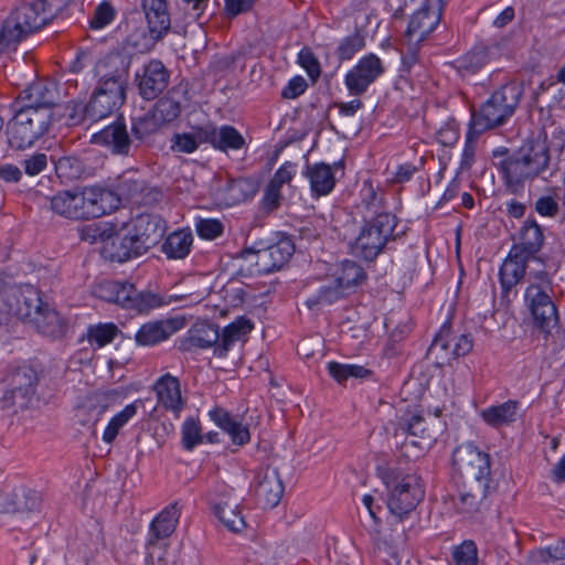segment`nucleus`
Returning a JSON list of instances; mask_svg holds the SVG:
<instances>
[{
  "label": "nucleus",
  "mask_w": 565,
  "mask_h": 565,
  "mask_svg": "<svg viewBox=\"0 0 565 565\" xmlns=\"http://www.w3.org/2000/svg\"><path fill=\"white\" fill-rule=\"evenodd\" d=\"M220 340V328L217 324L206 320L195 322L189 330L186 339L182 342V350L190 351L193 348H215Z\"/></svg>",
  "instance_id": "obj_29"
},
{
  "label": "nucleus",
  "mask_w": 565,
  "mask_h": 565,
  "mask_svg": "<svg viewBox=\"0 0 565 565\" xmlns=\"http://www.w3.org/2000/svg\"><path fill=\"white\" fill-rule=\"evenodd\" d=\"M226 190L232 193L234 202L245 201L256 192L254 183L247 178L230 179Z\"/></svg>",
  "instance_id": "obj_59"
},
{
  "label": "nucleus",
  "mask_w": 565,
  "mask_h": 565,
  "mask_svg": "<svg viewBox=\"0 0 565 565\" xmlns=\"http://www.w3.org/2000/svg\"><path fill=\"white\" fill-rule=\"evenodd\" d=\"M126 225L145 254L162 239L167 230L166 221L160 215L147 213L138 215Z\"/></svg>",
  "instance_id": "obj_20"
},
{
  "label": "nucleus",
  "mask_w": 565,
  "mask_h": 565,
  "mask_svg": "<svg viewBox=\"0 0 565 565\" xmlns=\"http://www.w3.org/2000/svg\"><path fill=\"white\" fill-rule=\"evenodd\" d=\"M376 472L388 489L387 507L391 513L402 521L425 497L420 477L409 472L401 461L377 465Z\"/></svg>",
  "instance_id": "obj_3"
},
{
  "label": "nucleus",
  "mask_w": 565,
  "mask_h": 565,
  "mask_svg": "<svg viewBox=\"0 0 565 565\" xmlns=\"http://www.w3.org/2000/svg\"><path fill=\"white\" fill-rule=\"evenodd\" d=\"M118 332V327L113 322L99 323L88 328L87 338L90 343H96L99 348H102L111 343Z\"/></svg>",
  "instance_id": "obj_55"
},
{
  "label": "nucleus",
  "mask_w": 565,
  "mask_h": 565,
  "mask_svg": "<svg viewBox=\"0 0 565 565\" xmlns=\"http://www.w3.org/2000/svg\"><path fill=\"white\" fill-rule=\"evenodd\" d=\"M161 126L175 121L182 111L181 103L170 95L160 97L150 109Z\"/></svg>",
  "instance_id": "obj_44"
},
{
  "label": "nucleus",
  "mask_w": 565,
  "mask_h": 565,
  "mask_svg": "<svg viewBox=\"0 0 565 565\" xmlns=\"http://www.w3.org/2000/svg\"><path fill=\"white\" fill-rule=\"evenodd\" d=\"M90 142L106 148L114 156L120 157L131 156L134 146V139L127 130V125L121 114L110 125L95 132L90 138Z\"/></svg>",
  "instance_id": "obj_17"
},
{
  "label": "nucleus",
  "mask_w": 565,
  "mask_h": 565,
  "mask_svg": "<svg viewBox=\"0 0 565 565\" xmlns=\"http://www.w3.org/2000/svg\"><path fill=\"white\" fill-rule=\"evenodd\" d=\"M531 260L527 256L510 248L499 269V281L503 298L509 297L512 289L524 279Z\"/></svg>",
  "instance_id": "obj_25"
},
{
  "label": "nucleus",
  "mask_w": 565,
  "mask_h": 565,
  "mask_svg": "<svg viewBox=\"0 0 565 565\" xmlns=\"http://www.w3.org/2000/svg\"><path fill=\"white\" fill-rule=\"evenodd\" d=\"M455 565H478V547L475 541L465 540L452 548Z\"/></svg>",
  "instance_id": "obj_57"
},
{
  "label": "nucleus",
  "mask_w": 565,
  "mask_h": 565,
  "mask_svg": "<svg viewBox=\"0 0 565 565\" xmlns=\"http://www.w3.org/2000/svg\"><path fill=\"white\" fill-rule=\"evenodd\" d=\"M360 209H363L362 216H372L380 213H387L385 211V199L377 192V189L373 185L371 180H365L363 182Z\"/></svg>",
  "instance_id": "obj_41"
},
{
  "label": "nucleus",
  "mask_w": 565,
  "mask_h": 565,
  "mask_svg": "<svg viewBox=\"0 0 565 565\" xmlns=\"http://www.w3.org/2000/svg\"><path fill=\"white\" fill-rule=\"evenodd\" d=\"M416 41H406V47L402 52V72L411 74L412 68L417 64H420V45Z\"/></svg>",
  "instance_id": "obj_63"
},
{
  "label": "nucleus",
  "mask_w": 565,
  "mask_h": 565,
  "mask_svg": "<svg viewBox=\"0 0 565 565\" xmlns=\"http://www.w3.org/2000/svg\"><path fill=\"white\" fill-rule=\"evenodd\" d=\"M98 200L99 212H102V216L116 211L121 204V199L118 192H114L109 189L102 186H98ZM95 209L96 211L98 210V207Z\"/></svg>",
  "instance_id": "obj_64"
},
{
  "label": "nucleus",
  "mask_w": 565,
  "mask_h": 565,
  "mask_svg": "<svg viewBox=\"0 0 565 565\" xmlns=\"http://www.w3.org/2000/svg\"><path fill=\"white\" fill-rule=\"evenodd\" d=\"M306 175L310 181L312 194L317 198L328 195L335 185V175L328 163L308 166Z\"/></svg>",
  "instance_id": "obj_35"
},
{
  "label": "nucleus",
  "mask_w": 565,
  "mask_h": 565,
  "mask_svg": "<svg viewBox=\"0 0 565 565\" xmlns=\"http://www.w3.org/2000/svg\"><path fill=\"white\" fill-rule=\"evenodd\" d=\"M342 298H344L343 289L334 280L331 285L321 286L316 295L306 299L305 305L313 310L321 306H330Z\"/></svg>",
  "instance_id": "obj_50"
},
{
  "label": "nucleus",
  "mask_w": 565,
  "mask_h": 565,
  "mask_svg": "<svg viewBox=\"0 0 565 565\" xmlns=\"http://www.w3.org/2000/svg\"><path fill=\"white\" fill-rule=\"evenodd\" d=\"M102 256L113 263H126L145 254L126 224L103 241Z\"/></svg>",
  "instance_id": "obj_15"
},
{
  "label": "nucleus",
  "mask_w": 565,
  "mask_h": 565,
  "mask_svg": "<svg viewBox=\"0 0 565 565\" xmlns=\"http://www.w3.org/2000/svg\"><path fill=\"white\" fill-rule=\"evenodd\" d=\"M391 425L393 426V434L396 437L414 436L425 443L437 439V429L429 426L419 413L408 408L402 415L397 416L395 420L391 422Z\"/></svg>",
  "instance_id": "obj_24"
},
{
  "label": "nucleus",
  "mask_w": 565,
  "mask_h": 565,
  "mask_svg": "<svg viewBox=\"0 0 565 565\" xmlns=\"http://www.w3.org/2000/svg\"><path fill=\"white\" fill-rule=\"evenodd\" d=\"M170 73L160 60H151L137 74L138 90L146 100L156 99L168 86Z\"/></svg>",
  "instance_id": "obj_22"
},
{
  "label": "nucleus",
  "mask_w": 565,
  "mask_h": 565,
  "mask_svg": "<svg viewBox=\"0 0 565 565\" xmlns=\"http://www.w3.org/2000/svg\"><path fill=\"white\" fill-rule=\"evenodd\" d=\"M98 298L116 303L136 315H148L150 311L170 303L164 296L151 290H138L129 281L106 280L95 290Z\"/></svg>",
  "instance_id": "obj_6"
},
{
  "label": "nucleus",
  "mask_w": 565,
  "mask_h": 565,
  "mask_svg": "<svg viewBox=\"0 0 565 565\" xmlns=\"http://www.w3.org/2000/svg\"><path fill=\"white\" fill-rule=\"evenodd\" d=\"M253 329L254 323L245 316L235 319L232 323L226 326L222 332H220V340L215 348V355L218 358L226 356L233 345L236 342L244 340Z\"/></svg>",
  "instance_id": "obj_30"
},
{
  "label": "nucleus",
  "mask_w": 565,
  "mask_h": 565,
  "mask_svg": "<svg viewBox=\"0 0 565 565\" xmlns=\"http://www.w3.org/2000/svg\"><path fill=\"white\" fill-rule=\"evenodd\" d=\"M39 333L51 339H62L68 331V321L44 302L31 322Z\"/></svg>",
  "instance_id": "obj_27"
},
{
  "label": "nucleus",
  "mask_w": 565,
  "mask_h": 565,
  "mask_svg": "<svg viewBox=\"0 0 565 565\" xmlns=\"http://www.w3.org/2000/svg\"><path fill=\"white\" fill-rule=\"evenodd\" d=\"M440 20V8L434 9L426 4L423 6L411 15L407 28L404 32L405 41L424 43L438 28Z\"/></svg>",
  "instance_id": "obj_23"
},
{
  "label": "nucleus",
  "mask_w": 565,
  "mask_h": 565,
  "mask_svg": "<svg viewBox=\"0 0 565 565\" xmlns=\"http://www.w3.org/2000/svg\"><path fill=\"white\" fill-rule=\"evenodd\" d=\"M175 331L170 320H156L143 323L135 335L140 347H153L169 339Z\"/></svg>",
  "instance_id": "obj_32"
},
{
  "label": "nucleus",
  "mask_w": 565,
  "mask_h": 565,
  "mask_svg": "<svg viewBox=\"0 0 565 565\" xmlns=\"http://www.w3.org/2000/svg\"><path fill=\"white\" fill-rule=\"evenodd\" d=\"M451 329L452 321L448 319L438 333L435 335L430 347L427 350V358L434 359L437 365H444L446 362L449 363L451 360H456L460 356H466L469 354L473 348V339L470 333L460 334L454 344L451 351L450 340H451Z\"/></svg>",
  "instance_id": "obj_12"
},
{
  "label": "nucleus",
  "mask_w": 565,
  "mask_h": 565,
  "mask_svg": "<svg viewBox=\"0 0 565 565\" xmlns=\"http://www.w3.org/2000/svg\"><path fill=\"white\" fill-rule=\"evenodd\" d=\"M365 46V32L362 29H355L353 34L342 39L335 50V55L340 62L349 61Z\"/></svg>",
  "instance_id": "obj_51"
},
{
  "label": "nucleus",
  "mask_w": 565,
  "mask_h": 565,
  "mask_svg": "<svg viewBox=\"0 0 565 565\" xmlns=\"http://www.w3.org/2000/svg\"><path fill=\"white\" fill-rule=\"evenodd\" d=\"M532 279L525 289L524 301L534 327L547 340L559 322L557 307L552 299L553 281L545 270L534 273Z\"/></svg>",
  "instance_id": "obj_5"
},
{
  "label": "nucleus",
  "mask_w": 565,
  "mask_h": 565,
  "mask_svg": "<svg viewBox=\"0 0 565 565\" xmlns=\"http://www.w3.org/2000/svg\"><path fill=\"white\" fill-rule=\"evenodd\" d=\"M504 190L511 195H522L525 183L540 177L550 166L551 151L544 140L527 139L516 150L499 147L492 151Z\"/></svg>",
  "instance_id": "obj_1"
},
{
  "label": "nucleus",
  "mask_w": 565,
  "mask_h": 565,
  "mask_svg": "<svg viewBox=\"0 0 565 565\" xmlns=\"http://www.w3.org/2000/svg\"><path fill=\"white\" fill-rule=\"evenodd\" d=\"M161 127L150 109L142 116L132 117L131 119V135L141 142L156 134Z\"/></svg>",
  "instance_id": "obj_53"
},
{
  "label": "nucleus",
  "mask_w": 565,
  "mask_h": 565,
  "mask_svg": "<svg viewBox=\"0 0 565 565\" xmlns=\"http://www.w3.org/2000/svg\"><path fill=\"white\" fill-rule=\"evenodd\" d=\"M73 191H60L50 199V209L64 217L72 220Z\"/></svg>",
  "instance_id": "obj_61"
},
{
  "label": "nucleus",
  "mask_w": 565,
  "mask_h": 565,
  "mask_svg": "<svg viewBox=\"0 0 565 565\" xmlns=\"http://www.w3.org/2000/svg\"><path fill=\"white\" fill-rule=\"evenodd\" d=\"M565 559V540H557L545 547H539L530 552L532 564H550Z\"/></svg>",
  "instance_id": "obj_52"
},
{
  "label": "nucleus",
  "mask_w": 565,
  "mask_h": 565,
  "mask_svg": "<svg viewBox=\"0 0 565 565\" xmlns=\"http://www.w3.org/2000/svg\"><path fill=\"white\" fill-rule=\"evenodd\" d=\"M182 446L185 450H193L194 447L202 444L203 435L198 419L186 418L182 424Z\"/></svg>",
  "instance_id": "obj_58"
},
{
  "label": "nucleus",
  "mask_w": 565,
  "mask_h": 565,
  "mask_svg": "<svg viewBox=\"0 0 565 565\" xmlns=\"http://www.w3.org/2000/svg\"><path fill=\"white\" fill-rule=\"evenodd\" d=\"M362 502L367 510V516L362 521L364 529L367 531L371 541L377 544L381 540L382 521L377 516V511L381 507H374V498L371 494H364Z\"/></svg>",
  "instance_id": "obj_54"
},
{
  "label": "nucleus",
  "mask_w": 565,
  "mask_h": 565,
  "mask_svg": "<svg viewBox=\"0 0 565 565\" xmlns=\"http://www.w3.org/2000/svg\"><path fill=\"white\" fill-rule=\"evenodd\" d=\"M95 76L103 79H128L129 62L118 53H110L95 64Z\"/></svg>",
  "instance_id": "obj_36"
},
{
  "label": "nucleus",
  "mask_w": 565,
  "mask_h": 565,
  "mask_svg": "<svg viewBox=\"0 0 565 565\" xmlns=\"http://www.w3.org/2000/svg\"><path fill=\"white\" fill-rule=\"evenodd\" d=\"M559 200V189L548 186L535 201L534 210L542 217L555 218L561 213Z\"/></svg>",
  "instance_id": "obj_49"
},
{
  "label": "nucleus",
  "mask_w": 565,
  "mask_h": 565,
  "mask_svg": "<svg viewBox=\"0 0 565 565\" xmlns=\"http://www.w3.org/2000/svg\"><path fill=\"white\" fill-rule=\"evenodd\" d=\"M57 85L51 81H35L23 89L17 98L15 106L36 115L44 114L53 122V108L58 105Z\"/></svg>",
  "instance_id": "obj_11"
},
{
  "label": "nucleus",
  "mask_w": 565,
  "mask_h": 565,
  "mask_svg": "<svg viewBox=\"0 0 565 565\" xmlns=\"http://www.w3.org/2000/svg\"><path fill=\"white\" fill-rule=\"evenodd\" d=\"M522 96L521 84L507 83L495 89L479 108L471 107L469 122L479 131L501 127L514 115Z\"/></svg>",
  "instance_id": "obj_4"
},
{
  "label": "nucleus",
  "mask_w": 565,
  "mask_h": 565,
  "mask_svg": "<svg viewBox=\"0 0 565 565\" xmlns=\"http://www.w3.org/2000/svg\"><path fill=\"white\" fill-rule=\"evenodd\" d=\"M44 301L41 291L31 285H25L7 292L4 305L10 316L21 321L32 322Z\"/></svg>",
  "instance_id": "obj_16"
},
{
  "label": "nucleus",
  "mask_w": 565,
  "mask_h": 565,
  "mask_svg": "<svg viewBox=\"0 0 565 565\" xmlns=\"http://www.w3.org/2000/svg\"><path fill=\"white\" fill-rule=\"evenodd\" d=\"M254 491L264 508H275L284 494V483L277 468L267 466L260 468L254 478Z\"/></svg>",
  "instance_id": "obj_21"
},
{
  "label": "nucleus",
  "mask_w": 565,
  "mask_h": 565,
  "mask_svg": "<svg viewBox=\"0 0 565 565\" xmlns=\"http://www.w3.org/2000/svg\"><path fill=\"white\" fill-rule=\"evenodd\" d=\"M457 483L459 493L454 504L458 513L471 516L489 509L488 497L495 491V482L457 481Z\"/></svg>",
  "instance_id": "obj_13"
},
{
  "label": "nucleus",
  "mask_w": 565,
  "mask_h": 565,
  "mask_svg": "<svg viewBox=\"0 0 565 565\" xmlns=\"http://www.w3.org/2000/svg\"><path fill=\"white\" fill-rule=\"evenodd\" d=\"M214 515L233 533H242L247 523L242 515L241 505L236 500H220L212 505Z\"/></svg>",
  "instance_id": "obj_31"
},
{
  "label": "nucleus",
  "mask_w": 565,
  "mask_h": 565,
  "mask_svg": "<svg viewBox=\"0 0 565 565\" xmlns=\"http://www.w3.org/2000/svg\"><path fill=\"white\" fill-rule=\"evenodd\" d=\"M152 390L156 393L158 405L178 418L185 405L179 379L169 373L163 374L154 382Z\"/></svg>",
  "instance_id": "obj_26"
},
{
  "label": "nucleus",
  "mask_w": 565,
  "mask_h": 565,
  "mask_svg": "<svg viewBox=\"0 0 565 565\" xmlns=\"http://www.w3.org/2000/svg\"><path fill=\"white\" fill-rule=\"evenodd\" d=\"M195 228L201 238L209 241L220 237L224 232L223 223L216 218L199 220Z\"/></svg>",
  "instance_id": "obj_62"
},
{
  "label": "nucleus",
  "mask_w": 565,
  "mask_h": 565,
  "mask_svg": "<svg viewBox=\"0 0 565 565\" xmlns=\"http://www.w3.org/2000/svg\"><path fill=\"white\" fill-rule=\"evenodd\" d=\"M489 60L486 46H475L457 60L458 71L463 74H476L489 63Z\"/></svg>",
  "instance_id": "obj_45"
},
{
  "label": "nucleus",
  "mask_w": 565,
  "mask_h": 565,
  "mask_svg": "<svg viewBox=\"0 0 565 565\" xmlns=\"http://www.w3.org/2000/svg\"><path fill=\"white\" fill-rule=\"evenodd\" d=\"M125 102L126 99L95 88L90 95L87 111L93 116V122H97L118 111Z\"/></svg>",
  "instance_id": "obj_34"
},
{
  "label": "nucleus",
  "mask_w": 565,
  "mask_h": 565,
  "mask_svg": "<svg viewBox=\"0 0 565 565\" xmlns=\"http://www.w3.org/2000/svg\"><path fill=\"white\" fill-rule=\"evenodd\" d=\"M54 169L57 178L63 183L78 180L85 172L84 162L76 156L61 157L54 161Z\"/></svg>",
  "instance_id": "obj_43"
},
{
  "label": "nucleus",
  "mask_w": 565,
  "mask_h": 565,
  "mask_svg": "<svg viewBox=\"0 0 565 565\" xmlns=\"http://www.w3.org/2000/svg\"><path fill=\"white\" fill-rule=\"evenodd\" d=\"M40 4L38 0L24 3L12 11L3 21L0 28V36L3 38L8 47L49 24Z\"/></svg>",
  "instance_id": "obj_8"
},
{
  "label": "nucleus",
  "mask_w": 565,
  "mask_h": 565,
  "mask_svg": "<svg viewBox=\"0 0 565 565\" xmlns=\"http://www.w3.org/2000/svg\"><path fill=\"white\" fill-rule=\"evenodd\" d=\"M384 72L381 58L374 53H369L345 74L344 84L350 95L361 96Z\"/></svg>",
  "instance_id": "obj_14"
},
{
  "label": "nucleus",
  "mask_w": 565,
  "mask_h": 565,
  "mask_svg": "<svg viewBox=\"0 0 565 565\" xmlns=\"http://www.w3.org/2000/svg\"><path fill=\"white\" fill-rule=\"evenodd\" d=\"M117 10L108 0L102 1L95 8L93 15L89 20V28L92 30H102L109 25L116 18Z\"/></svg>",
  "instance_id": "obj_56"
},
{
  "label": "nucleus",
  "mask_w": 565,
  "mask_h": 565,
  "mask_svg": "<svg viewBox=\"0 0 565 565\" xmlns=\"http://www.w3.org/2000/svg\"><path fill=\"white\" fill-rule=\"evenodd\" d=\"M146 181L135 174L125 172L118 178L117 192L122 200L140 203L141 194L146 190Z\"/></svg>",
  "instance_id": "obj_42"
},
{
  "label": "nucleus",
  "mask_w": 565,
  "mask_h": 565,
  "mask_svg": "<svg viewBox=\"0 0 565 565\" xmlns=\"http://www.w3.org/2000/svg\"><path fill=\"white\" fill-rule=\"evenodd\" d=\"M141 7L148 23L149 32L157 39H163L171 28V19L167 0H141Z\"/></svg>",
  "instance_id": "obj_28"
},
{
  "label": "nucleus",
  "mask_w": 565,
  "mask_h": 565,
  "mask_svg": "<svg viewBox=\"0 0 565 565\" xmlns=\"http://www.w3.org/2000/svg\"><path fill=\"white\" fill-rule=\"evenodd\" d=\"M45 116L17 106L14 116L9 120L6 129L10 148L24 150L47 134L52 122L47 121Z\"/></svg>",
  "instance_id": "obj_7"
},
{
  "label": "nucleus",
  "mask_w": 565,
  "mask_h": 565,
  "mask_svg": "<svg viewBox=\"0 0 565 565\" xmlns=\"http://www.w3.org/2000/svg\"><path fill=\"white\" fill-rule=\"evenodd\" d=\"M11 497V513L32 512L40 508L41 495L38 491L26 487H19L10 492Z\"/></svg>",
  "instance_id": "obj_39"
},
{
  "label": "nucleus",
  "mask_w": 565,
  "mask_h": 565,
  "mask_svg": "<svg viewBox=\"0 0 565 565\" xmlns=\"http://www.w3.org/2000/svg\"><path fill=\"white\" fill-rule=\"evenodd\" d=\"M216 137L213 142V148L221 152H228L230 150H239L246 146L243 135L231 125H223L216 128Z\"/></svg>",
  "instance_id": "obj_40"
},
{
  "label": "nucleus",
  "mask_w": 565,
  "mask_h": 565,
  "mask_svg": "<svg viewBox=\"0 0 565 565\" xmlns=\"http://www.w3.org/2000/svg\"><path fill=\"white\" fill-rule=\"evenodd\" d=\"M162 39H157L152 32L148 33L142 28H137L131 31L124 41V47L134 53H148L154 45Z\"/></svg>",
  "instance_id": "obj_48"
},
{
  "label": "nucleus",
  "mask_w": 565,
  "mask_h": 565,
  "mask_svg": "<svg viewBox=\"0 0 565 565\" xmlns=\"http://www.w3.org/2000/svg\"><path fill=\"white\" fill-rule=\"evenodd\" d=\"M138 405H142L141 399H137L136 402L126 405L121 412L116 414L109 420L103 434V440L105 443L111 444L116 439L119 430L136 415Z\"/></svg>",
  "instance_id": "obj_47"
},
{
  "label": "nucleus",
  "mask_w": 565,
  "mask_h": 565,
  "mask_svg": "<svg viewBox=\"0 0 565 565\" xmlns=\"http://www.w3.org/2000/svg\"><path fill=\"white\" fill-rule=\"evenodd\" d=\"M180 514L177 502L164 508L150 524V534L153 539L157 541L169 537L175 531Z\"/></svg>",
  "instance_id": "obj_38"
},
{
  "label": "nucleus",
  "mask_w": 565,
  "mask_h": 565,
  "mask_svg": "<svg viewBox=\"0 0 565 565\" xmlns=\"http://www.w3.org/2000/svg\"><path fill=\"white\" fill-rule=\"evenodd\" d=\"M41 372L33 365L23 364L15 367L8 375L9 390L1 398L2 408L17 406L20 409L29 407L31 401L36 394L40 383Z\"/></svg>",
  "instance_id": "obj_10"
},
{
  "label": "nucleus",
  "mask_w": 565,
  "mask_h": 565,
  "mask_svg": "<svg viewBox=\"0 0 565 565\" xmlns=\"http://www.w3.org/2000/svg\"><path fill=\"white\" fill-rule=\"evenodd\" d=\"M510 238L513 241L511 248L531 259H536L546 239L544 227L539 224L533 214L521 223L516 233L511 234Z\"/></svg>",
  "instance_id": "obj_19"
},
{
  "label": "nucleus",
  "mask_w": 565,
  "mask_h": 565,
  "mask_svg": "<svg viewBox=\"0 0 565 565\" xmlns=\"http://www.w3.org/2000/svg\"><path fill=\"white\" fill-rule=\"evenodd\" d=\"M193 239L190 228L177 230L164 238L161 250L168 259H184L192 249Z\"/></svg>",
  "instance_id": "obj_33"
},
{
  "label": "nucleus",
  "mask_w": 565,
  "mask_h": 565,
  "mask_svg": "<svg viewBox=\"0 0 565 565\" xmlns=\"http://www.w3.org/2000/svg\"><path fill=\"white\" fill-rule=\"evenodd\" d=\"M457 481L494 482L491 478L490 455L472 444L455 448L451 459Z\"/></svg>",
  "instance_id": "obj_9"
},
{
  "label": "nucleus",
  "mask_w": 565,
  "mask_h": 565,
  "mask_svg": "<svg viewBox=\"0 0 565 565\" xmlns=\"http://www.w3.org/2000/svg\"><path fill=\"white\" fill-rule=\"evenodd\" d=\"M367 278L362 266L354 260L345 259L341 263V271L335 281L342 289L361 286Z\"/></svg>",
  "instance_id": "obj_46"
},
{
  "label": "nucleus",
  "mask_w": 565,
  "mask_h": 565,
  "mask_svg": "<svg viewBox=\"0 0 565 565\" xmlns=\"http://www.w3.org/2000/svg\"><path fill=\"white\" fill-rule=\"evenodd\" d=\"M519 405L518 401L509 399L502 404L482 409L480 416L491 427L508 426L516 420Z\"/></svg>",
  "instance_id": "obj_37"
},
{
  "label": "nucleus",
  "mask_w": 565,
  "mask_h": 565,
  "mask_svg": "<svg viewBox=\"0 0 565 565\" xmlns=\"http://www.w3.org/2000/svg\"><path fill=\"white\" fill-rule=\"evenodd\" d=\"M399 218L393 213L363 215L355 238L350 242V253L366 263H374L391 244L402 239L406 231H398Z\"/></svg>",
  "instance_id": "obj_2"
},
{
  "label": "nucleus",
  "mask_w": 565,
  "mask_h": 565,
  "mask_svg": "<svg viewBox=\"0 0 565 565\" xmlns=\"http://www.w3.org/2000/svg\"><path fill=\"white\" fill-rule=\"evenodd\" d=\"M298 63L306 70L308 76L313 83L320 77V62L310 47L305 46L300 50L298 53Z\"/></svg>",
  "instance_id": "obj_60"
},
{
  "label": "nucleus",
  "mask_w": 565,
  "mask_h": 565,
  "mask_svg": "<svg viewBox=\"0 0 565 565\" xmlns=\"http://www.w3.org/2000/svg\"><path fill=\"white\" fill-rule=\"evenodd\" d=\"M295 253V244L290 236L281 234L279 238L264 248L254 250L253 248H244L237 253L236 257L246 258L248 255L256 254L258 259L264 264L262 270L273 273L282 268Z\"/></svg>",
  "instance_id": "obj_18"
}]
</instances>
